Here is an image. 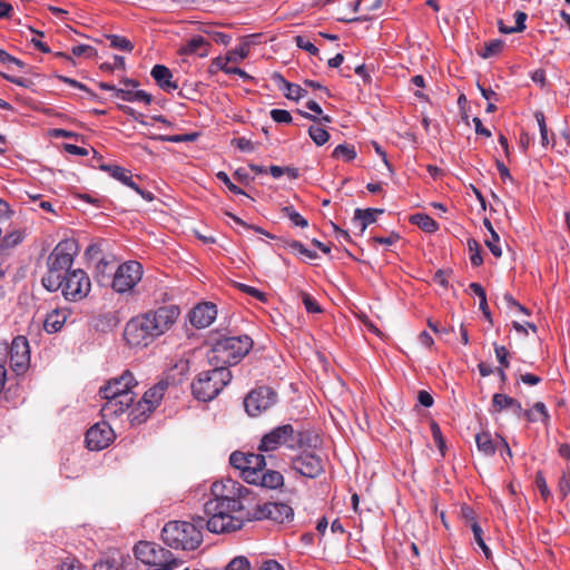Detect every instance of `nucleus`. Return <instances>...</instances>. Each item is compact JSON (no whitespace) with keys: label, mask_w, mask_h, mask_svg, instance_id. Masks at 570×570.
<instances>
[{"label":"nucleus","mask_w":570,"mask_h":570,"mask_svg":"<svg viewBox=\"0 0 570 570\" xmlns=\"http://www.w3.org/2000/svg\"><path fill=\"white\" fill-rule=\"evenodd\" d=\"M225 485L214 483L212 494L214 498L204 504V527L213 533L234 532L243 528L246 520H250L248 513H244V507L239 499L223 493Z\"/></svg>","instance_id":"f257e3e1"},{"label":"nucleus","mask_w":570,"mask_h":570,"mask_svg":"<svg viewBox=\"0 0 570 570\" xmlns=\"http://www.w3.org/2000/svg\"><path fill=\"white\" fill-rule=\"evenodd\" d=\"M79 252L78 242L75 238L60 240L47 258L48 272L42 277L43 287L49 292H57L61 285L59 276L70 272L73 259Z\"/></svg>","instance_id":"f03ea898"},{"label":"nucleus","mask_w":570,"mask_h":570,"mask_svg":"<svg viewBox=\"0 0 570 570\" xmlns=\"http://www.w3.org/2000/svg\"><path fill=\"white\" fill-rule=\"evenodd\" d=\"M205 518L197 517L194 522L169 521L161 531L165 544L173 549L190 551L197 549L203 542L202 529Z\"/></svg>","instance_id":"7ed1b4c3"},{"label":"nucleus","mask_w":570,"mask_h":570,"mask_svg":"<svg viewBox=\"0 0 570 570\" xmlns=\"http://www.w3.org/2000/svg\"><path fill=\"white\" fill-rule=\"evenodd\" d=\"M253 340L248 335L224 336L216 340L208 354V362L212 366H229L239 363L252 350Z\"/></svg>","instance_id":"20e7f679"},{"label":"nucleus","mask_w":570,"mask_h":570,"mask_svg":"<svg viewBox=\"0 0 570 570\" xmlns=\"http://www.w3.org/2000/svg\"><path fill=\"white\" fill-rule=\"evenodd\" d=\"M232 372L226 366H213L212 370L203 371L191 383L193 395L198 401H212L232 381Z\"/></svg>","instance_id":"39448f33"},{"label":"nucleus","mask_w":570,"mask_h":570,"mask_svg":"<svg viewBox=\"0 0 570 570\" xmlns=\"http://www.w3.org/2000/svg\"><path fill=\"white\" fill-rule=\"evenodd\" d=\"M134 554L146 570H174L181 561L164 547L149 541H140L134 547Z\"/></svg>","instance_id":"423d86ee"},{"label":"nucleus","mask_w":570,"mask_h":570,"mask_svg":"<svg viewBox=\"0 0 570 570\" xmlns=\"http://www.w3.org/2000/svg\"><path fill=\"white\" fill-rule=\"evenodd\" d=\"M124 338L126 343L134 348H145L157 340L142 313L131 317L126 323Z\"/></svg>","instance_id":"0eeeda50"},{"label":"nucleus","mask_w":570,"mask_h":570,"mask_svg":"<svg viewBox=\"0 0 570 570\" xmlns=\"http://www.w3.org/2000/svg\"><path fill=\"white\" fill-rule=\"evenodd\" d=\"M63 297L70 302H78L88 296L91 289V282L87 273L80 268L72 269L61 276L59 279Z\"/></svg>","instance_id":"6e6552de"},{"label":"nucleus","mask_w":570,"mask_h":570,"mask_svg":"<svg viewBox=\"0 0 570 570\" xmlns=\"http://www.w3.org/2000/svg\"><path fill=\"white\" fill-rule=\"evenodd\" d=\"M157 338L169 332L176 324L180 308L176 304L163 305L142 313Z\"/></svg>","instance_id":"1a4fd4ad"},{"label":"nucleus","mask_w":570,"mask_h":570,"mask_svg":"<svg viewBox=\"0 0 570 570\" xmlns=\"http://www.w3.org/2000/svg\"><path fill=\"white\" fill-rule=\"evenodd\" d=\"M141 277V264L137 261H129L118 266L114 274L111 287L119 294L129 293L140 282Z\"/></svg>","instance_id":"9d476101"},{"label":"nucleus","mask_w":570,"mask_h":570,"mask_svg":"<svg viewBox=\"0 0 570 570\" xmlns=\"http://www.w3.org/2000/svg\"><path fill=\"white\" fill-rule=\"evenodd\" d=\"M229 463L233 468L240 471L242 478L247 482L258 480L257 473L261 468L266 466L265 456L259 453H244L235 451L229 456Z\"/></svg>","instance_id":"9b49d317"},{"label":"nucleus","mask_w":570,"mask_h":570,"mask_svg":"<svg viewBox=\"0 0 570 570\" xmlns=\"http://www.w3.org/2000/svg\"><path fill=\"white\" fill-rule=\"evenodd\" d=\"M278 401L277 393L269 386L263 385L252 390L244 400L248 415L258 416L273 407Z\"/></svg>","instance_id":"f8f14e48"},{"label":"nucleus","mask_w":570,"mask_h":570,"mask_svg":"<svg viewBox=\"0 0 570 570\" xmlns=\"http://www.w3.org/2000/svg\"><path fill=\"white\" fill-rule=\"evenodd\" d=\"M166 386L167 383L160 382L145 392L142 400L138 402L137 407L128 412V417L131 423H141L146 420V414L151 413L160 403Z\"/></svg>","instance_id":"ddd939ff"},{"label":"nucleus","mask_w":570,"mask_h":570,"mask_svg":"<svg viewBox=\"0 0 570 570\" xmlns=\"http://www.w3.org/2000/svg\"><path fill=\"white\" fill-rule=\"evenodd\" d=\"M291 465L295 472L309 479H316L324 472V459L315 451H302L292 459Z\"/></svg>","instance_id":"4468645a"},{"label":"nucleus","mask_w":570,"mask_h":570,"mask_svg":"<svg viewBox=\"0 0 570 570\" xmlns=\"http://www.w3.org/2000/svg\"><path fill=\"white\" fill-rule=\"evenodd\" d=\"M294 511L291 505L282 502H265L258 504L252 518L255 520H273L277 523L289 522L293 520Z\"/></svg>","instance_id":"2eb2a0df"},{"label":"nucleus","mask_w":570,"mask_h":570,"mask_svg":"<svg viewBox=\"0 0 570 570\" xmlns=\"http://www.w3.org/2000/svg\"><path fill=\"white\" fill-rule=\"evenodd\" d=\"M293 433L294 426L292 424L278 425L262 436L257 449L261 452L275 451L282 445L289 449Z\"/></svg>","instance_id":"dca6fc26"},{"label":"nucleus","mask_w":570,"mask_h":570,"mask_svg":"<svg viewBox=\"0 0 570 570\" xmlns=\"http://www.w3.org/2000/svg\"><path fill=\"white\" fill-rule=\"evenodd\" d=\"M105 401L100 412L105 420H114L129 411L135 401V393H125L112 397L111 395H100Z\"/></svg>","instance_id":"f3484780"},{"label":"nucleus","mask_w":570,"mask_h":570,"mask_svg":"<svg viewBox=\"0 0 570 570\" xmlns=\"http://www.w3.org/2000/svg\"><path fill=\"white\" fill-rule=\"evenodd\" d=\"M10 365L14 372L23 373L30 363V347L27 337L19 335L9 348Z\"/></svg>","instance_id":"a211bd4d"},{"label":"nucleus","mask_w":570,"mask_h":570,"mask_svg":"<svg viewBox=\"0 0 570 570\" xmlns=\"http://www.w3.org/2000/svg\"><path fill=\"white\" fill-rule=\"evenodd\" d=\"M114 438V430L108 423H96L86 433V444L91 451H100L107 448Z\"/></svg>","instance_id":"6ab92c4d"},{"label":"nucleus","mask_w":570,"mask_h":570,"mask_svg":"<svg viewBox=\"0 0 570 570\" xmlns=\"http://www.w3.org/2000/svg\"><path fill=\"white\" fill-rule=\"evenodd\" d=\"M137 385L132 373L129 370L122 372L118 377L109 380L104 386L99 389V395L120 396L125 393H134L132 387Z\"/></svg>","instance_id":"aec40b11"},{"label":"nucleus","mask_w":570,"mask_h":570,"mask_svg":"<svg viewBox=\"0 0 570 570\" xmlns=\"http://www.w3.org/2000/svg\"><path fill=\"white\" fill-rule=\"evenodd\" d=\"M217 316L216 305L205 302L196 305L189 313V321L196 328L208 327Z\"/></svg>","instance_id":"412c9836"},{"label":"nucleus","mask_w":570,"mask_h":570,"mask_svg":"<svg viewBox=\"0 0 570 570\" xmlns=\"http://www.w3.org/2000/svg\"><path fill=\"white\" fill-rule=\"evenodd\" d=\"M321 443L318 434L311 429L295 430L293 433V441H291L289 449H303L314 451Z\"/></svg>","instance_id":"4be33fe9"},{"label":"nucleus","mask_w":570,"mask_h":570,"mask_svg":"<svg viewBox=\"0 0 570 570\" xmlns=\"http://www.w3.org/2000/svg\"><path fill=\"white\" fill-rule=\"evenodd\" d=\"M507 409H510L517 417L520 419L522 416L523 409L518 400L503 393L493 394L490 411L492 413H500Z\"/></svg>","instance_id":"5701e85b"},{"label":"nucleus","mask_w":570,"mask_h":570,"mask_svg":"<svg viewBox=\"0 0 570 570\" xmlns=\"http://www.w3.org/2000/svg\"><path fill=\"white\" fill-rule=\"evenodd\" d=\"M150 76L157 86L168 94L178 89V83L173 80V72L164 65H155L150 71Z\"/></svg>","instance_id":"b1692460"},{"label":"nucleus","mask_w":570,"mask_h":570,"mask_svg":"<svg viewBox=\"0 0 570 570\" xmlns=\"http://www.w3.org/2000/svg\"><path fill=\"white\" fill-rule=\"evenodd\" d=\"M69 315L70 311L67 308L52 309L50 313L47 314L45 318L43 330L49 334L59 332L66 324Z\"/></svg>","instance_id":"393cba45"},{"label":"nucleus","mask_w":570,"mask_h":570,"mask_svg":"<svg viewBox=\"0 0 570 570\" xmlns=\"http://www.w3.org/2000/svg\"><path fill=\"white\" fill-rule=\"evenodd\" d=\"M257 479L252 481L250 484L261 485L267 489H278L284 484V476L281 472L267 470L266 466L261 468L257 473Z\"/></svg>","instance_id":"a878e982"},{"label":"nucleus","mask_w":570,"mask_h":570,"mask_svg":"<svg viewBox=\"0 0 570 570\" xmlns=\"http://www.w3.org/2000/svg\"><path fill=\"white\" fill-rule=\"evenodd\" d=\"M209 42L203 36L198 35L181 46L179 52L186 56L196 55L198 57H206L209 51Z\"/></svg>","instance_id":"bb28decb"},{"label":"nucleus","mask_w":570,"mask_h":570,"mask_svg":"<svg viewBox=\"0 0 570 570\" xmlns=\"http://www.w3.org/2000/svg\"><path fill=\"white\" fill-rule=\"evenodd\" d=\"M383 213L384 210L379 208H356L354 210L353 223L360 227L361 233H364L368 225L376 222L377 215Z\"/></svg>","instance_id":"cd10ccee"},{"label":"nucleus","mask_w":570,"mask_h":570,"mask_svg":"<svg viewBox=\"0 0 570 570\" xmlns=\"http://www.w3.org/2000/svg\"><path fill=\"white\" fill-rule=\"evenodd\" d=\"M100 169L108 173L112 178L131 188L132 190L137 185L130 171L121 166L104 164L100 165Z\"/></svg>","instance_id":"c85d7f7f"},{"label":"nucleus","mask_w":570,"mask_h":570,"mask_svg":"<svg viewBox=\"0 0 570 570\" xmlns=\"http://www.w3.org/2000/svg\"><path fill=\"white\" fill-rule=\"evenodd\" d=\"M476 448L487 456L495 454L497 450L500 449L499 439L494 440L489 432H481L475 435Z\"/></svg>","instance_id":"c756f323"},{"label":"nucleus","mask_w":570,"mask_h":570,"mask_svg":"<svg viewBox=\"0 0 570 570\" xmlns=\"http://www.w3.org/2000/svg\"><path fill=\"white\" fill-rule=\"evenodd\" d=\"M530 423L542 422L548 423L550 414L543 402H535L529 410H523L522 416Z\"/></svg>","instance_id":"7c9ffc66"},{"label":"nucleus","mask_w":570,"mask_h":570,"mask_svg":"<svg viewBox=\"0 0 570 570\" xmlns=\"http://www.w3.org/2000/svg\"><path fill=\"white\" fill-rule=\"evenodd\" d=\"M117 98L129 102H144L146 105H150L153 101L151 95L145 90L132 91L124 88H121V90H117Z\"/></svg>","instance_id":"2f4dec72"},{"label":"nucleus","mask_w":570,"mask_h":570,"mask_svg":"<svg viewBox=\"0 0 570 570\" xmlns=\"http://www.w3.org/2000/svg\"><path fill=\"white\" fill-rule=\"evenodd\" d=\"M410 223L416 225L426 233H434L439 229V224L428 214L415 213L410 216Z\"/></svg>","instance_id":"473e14b6"},{"label":"nucleus","mask_w":570,"mask_h":570,"mask_svg":"<svg viewBox=\"0 0 570 570\" xmlns=\"http://www.w3.org/2000/svg\"><path fill=\"white\" fill-rule=\"evenodd\" d=\"M469 288L479 297V299H480L479 307L482 311L484 317L487 320L491 321V313L488 307L487 294H485V291L482 287V285L473 282L469 285Z\"/></svg>","instance_id":"72a5a7b5"},{"label":"nucleus","mask_w":570,"mask_h":570,"mask_svg":"<svg viewBox=\"0 0 570 570\" xmlns=\"http://www.w3.org/2000/svg\"><path fill=\"white\" fill-rule=\"evenodd\" d=\"M356 155L355 147L346 144L337 145L333 150L334 158H342L346 163L354 160Z\"/></svg>","instance_id":"f704fd0d"},{"label":"nucleus","mask_w":570,"mask_h":570,"mask_svg":"<svg viewBox=\"0 0 570 570\" xmlns=\"http://www.w3.org/2000/svg\"><path fill=\"white\" fill-rule=\"evenodd\" d=\"M282 213L284 214V216H286L291 220V223L294 226H297L301 228H305L308 226L307 219L304 218L298 212H296L294 206L289 205V206L283 207Z\"/></svg>","instance_id":"c9c22d12"},{"label":"nucleus","mask_w":570,"mask_h":570,"mask_svg":"<svg viewBox=\"0 0 570 570\" xmlns=\"http://www.w3.org/2000/svg\"><path fill=\"white\" fill-rule=\"evenodd\" d=\"M189 371V361L185 358L178 360L170 368L168 377L173 381L180 382L181 377Z\"/></svg>","instance_id":"e433bc0d"},{"label":"nucleus","mask_w":570,"mask_h":570,"mask_svg":"<svg viewBox=\"0 0 570 570\" xmlns=\"http://www.w3.org/2000/svg\"><path fill=\"white\" fill-rule=\"evenodd\" d=\"M471 530L473 532L476 544L480 547L485 558L489 559L491 557V550L483 540V530L481 525L476 521H473L471 524Z\"/></svg>","instance_id":"4c0bfd02"},{"label":"nucleus","mask_w":570,"mask_h":570,"mask_svg":"<svg viewBox=\"0 0 570 570\" xmlns=\"http://www.w3.org/2000/svg\"><path fill=\"white\" fill-rule=\"evenodd\" d=\"M308 135L311 139L317 145L323 146L325 145L330 139V134L326 129L318 126H311L308 128Z\"/></svg>","instance_id":"58836bf2"},{"label":"nucleus","mask_w":570,"mask_h":570,"mask_svg":"<svg viewBox=\"0 0 570 570\" xmlns=\"http://www.w3.org/2000/svg\"><path fill=\"white\" fill-rule=\"evenodd\" d=\"M504 41L501 39H493L484 45L483 51L480 53L482 58L488 59L497 56L502 51Z\"/></svg>","instance_id":"ea45409f"},{"label":"nucleus","mask_w":570,"mask_h":570,"mask_svg":"<svg viewBox=\"0 0 570 570\" xmlns=\"http://www.w3.org/2000/svg\"><path fill=\"white\" fill-rule=\"evenodd\" d=\"M198 132H188L183 135H171V136H165L160 135L157 136L156 139L160 141H168V142H193L196 141L198 138Z\"/></svg>","instance_id":"a19ab883"},{"label":"nucleus","mask_w":570,"mask_h":570,"mask_svg":"<svg viewBox=\"0 0 570 570\" xmlns=\"http://www.w3.org/2000/svg\"><path fill=\"white\" fill-rule=\"evenodd\" d=\"M468 247L470 252V261L473 266H480L483 263L481 255V246L478 240L471 238L468 240Z\"/></svg>","instance_id":"79ce46f5"},{"label":"nucleus","mask_w":570,"mask_h":570,"mask_svg":"<svg viewBox=\"0 0 570 570\" xmlns=\"http://www.w3.org/2000/svg\"><path fill=\"white\" fill-rule=\"evenodd\" d=\"M430 428H431V433H432V438L434 440V443L438 446V449L440 450L441 455L444 456L445 455L446 445H445V440L443 438L441 428H440V425L435 421L431 422Z\"/></svg>","instance_id":"37998d69"},{"label":"nucleus","mask_w":570,"mask_h":570,"mask_svg":"<svg viewBox=\"0 0 570 570\" xmlns=\"http://www.w3.org/2000/svg\"><path fill=\"white\" fill-rule=\"evenodd\" d=\"M289 250H292L296 255H302L307 259H316L318 255L316 252L311 250L304 246L299 240H293L289 243Z\"/></svg>","instance_id":"c03bdc74"},{"label":"nucleus","mask_w":570,"mask_h":570,"mask_svg":"<svg viewBox=\"0 0 570 570\" xmlns=\"http://www.w3.org/2000/svg\"><path fill=\"white\" fill-rule=\"evenodd\" d=\"M514 17H515V24L513 27H510L509 29H501L502 33L511 35V33H515V32H522L527 28L525 21H527L528 16L525 12L517 11L514 13Z\"/></svg>","instance_id":"a18cd8bd"},{"label":"nucleus","mask_w":570,"mask_h":570,"mask_svg":"<svg viewBox=\"0 0 570 570\" xmlns=\"http://www.w3.org/2000/svg\"><path fill=\"white\" fill-rule=\"evenodd\" d=\"M285 97L291 100H299L301 98L305 97L307 95L306 89L302 88L299 85L289 82L286 85V88L284 89Z\"/></svg>","instance_id":"49530a36"},{"label":"nucleus","mask_w":570,"mask_h":570,"mask_svg":"<svg viewBox=\"0 0 570 570\" xmlns=\"http://www.w3.org/2000/svg\"><path fill=\"white\" fill-rule=\"evenodd\" d=\"M216 178L223 183L227 189L233 193V194H236V195H244L246 197H248V195L242 189L239 188L238 186H236L229 178V176L225 173V171H218L216 174Z\"/></svg>","instance_id":"de8ad7c7"},{"label":"nucleus","mask_w":570,"mask_h":570,"mask_svg":"<svg viewBox=\"0 0 570 570\" xmlns=\"http://www.w3.org/2000/svg\"><path fill=\"white\" fill-rule=\"evenodd\" d=\"M225 570H250V562L246 557L238 556L227 563Z\"/></svg>","instance_id":"09e8293b"},{"label":"nucleus","mask_w":570,"mask_h":570,"mask_svg":"<svg viewBox=\"0 0 570 570\" xmlns=\"http://www.w3.org/2000/svg\"><path fill=\"white\" fill-rule=\"evenodd\" d=\"M110 46L115 49L124 50V51H131L132 45L131 42L121 36L111 35L109 36Z\"/></svg>","instance_id":"8fccbe9b"},{"label":"nucleus","mask_w":570,"mask_h":570,"mask_svg":"<svg viewBox=\"0 0 570 570\" xmlns=\"http://www.w3.org/2000/svg\"><path fill=\"white\" fill-rule=\"evenodd\" d=\"M534 117H535V120H537L538 126H539L540 136H541V144H542L543 147H546V146L549 145L548 128H547V124H546V117H544L542 111H537L534 114Z\"/></svg>","instance_id":"3c124183"},{"label":"nucleus","mask_w":570,"mask_h":570,"mask_svg":"<svg viewBox=\"0 0 570 570\" xmlns=\"http://www.w3.org/2000/svg\"><path fill=\"white\" fill-rule=\"evenodd\" d=\"M499 242L500 237L497 232H492L490 234V238L485 239V245L488 246V248L490 249L494 257H501L502 255V249L499 245Z\"/></svg>","instance_id":"603ef678"},{"label":"nucleus","mask_w":570,"mask_h":570,"mask_svg":"<svg viewBox=\"0 0 570 570\" xmlns=\"http://www.w3.org/2000/svg\"><path fill=\"white\" fill-rule=\"evenodd\" d=\"M269 115L278 124H291L293 120L291 112L285 109H272Z\"/></svg>","instance_id":"864d4df0"},{"label":"nucleus","mask_w":570,"mask_h":570,"mask_svg":"<svg viewBox=\"0 0 570 570\" xmlns=\"http://www.w3.org/2000/svg\"><path fill=\"white\" fill-rule=\"evenodd\" d=\"M295 43L299 49L307 51L312 56L318 53V48L303 36H296Z\"/></svg>","instance_id":"5fc2aeb1"},{"label":"nucleus","mask_w":570,"mask_h":570,"mask_svg":"<svg viewBox=\"0 0 570 570\" xmlns=\"http://www.w3.org/2000/svg\"><path fill=\"white\" fill-rule=\"evenodd\" d=\"M302 301L305 306V309L308 313L315 314V313L322 312V308H321L320 304L317 303V301L313 296H311L308 293H302Z\"/></svg>","instance_id":"6e6d98bb"},{"label":"nucleus","mask_w":570,"mask_h":570,"mask_svg":"<svg viewBox=\"0 0 570 570\" xmlns=\"http://www.w3.org/2000/svg\"><path fill=\"white\" fill-rule=\"evenodd\" d=\"M494 353H495V357L500 364L499 367H509L510 366V362L508 360L509 352L504 346L498 345L497 343H494Z\"/></svg>","instance_id":"4d7b16f0"},{"label":"nucleus","mask_w":570,"mask_h":570,"mask_svg":"<svg viewBox=\"0 0 570 570\" xmlns=\"http://www.w3.org/2000/svg\"><path fill=\"white\" fill-rule=\"evenodd\" d=\"M237 286L243 293L248 294L249 296H252L261 302L266 301V295L263 292H261L259 289H257L256 287L246 285V284H242V283H239Z\"/></svg>","instance_id":"13d9d810"},{"label":"nucleus","mask_w":570,"mask_h":570,"mask_svg":"<svg viewBox=\"0 0 570 570\" xmlns=\"http://www.w3.org/2000/svg\"><path fill=\"white\" fill-rule=\"evenodd\" d=\"M247 56V49L245 46H238L230 50L226 57L227 61L239 62Z\"/></svg>","instance_id":"bf43d9fd"},{"label":"nucleus","mask_w":570,"mask_h":570,"mask_svg":"<svg viewBox=\"0 0 570 570\" xmlns=\"http://www.w3.org/2000/svg\"><path fill=\"white\" fill-rule=\"evenodd\" d=\"M94 570H121L116 559H105L94 564Z\"/></svg>","instance_id":"052dcab7"},{"label":"nucleus","mask_w":570,"mask_h":570,"mask_svg":"<svg viewBox=\"0 0 570 570\" xmlns=\"http://www.w3.org/2000/svg\"><path fill=\"white\" fill-rule=\"evenodd\" d=\"M80 562L77 558L68 556L60 561L58 570H79Z\"/></svg>","instance_id":"680f3d73"},{"label":"nucleus","mask_w":570,"mask_h":570,"mask_svg":"<svg viewBox=\"0 0 570 570\" xmlns=\"http://www.w3.org/2000/svg\"><path fill=\"white\" fill-rule=\"evenodd\" d=\"M559 491L562 497H567L570 493V472L563 471L559 480Z\"/></svg>","instance_id":"e2e57ef3"},{"label":"nucleus","mask_w":570,"mask_h":570,"mask_svg":"<svg viewBox=\"0 0 570 570\" xmlns=\"http://www.w3.org/2000/svg\"><path fill=\"white\" fill-rule=\"evenodd\" d=\"M220 70H223L226 75H237L244 80H253L252 76L238 67L220 66Z\"/></svg>","instance_id":"0e129e2a"},{"label":"nucleus","mask_w":570,"mask_h":570,"mask_svg":"<svg viewBox=\"0 0 570 570\" xmlns=\"http://www.w3.org/2000/svg\"><path fill=\"white\" fill-rule=\"evenodd\" d=\"M234 142H235V146L240 151L252 153L254 150V144L245 137H239V138L235 139Z\"/></svg>","instance_id":"69168bd1"},{"label":"nucleus","mask_w":570,"mask_h":570,"mask_svg":"<svg viewBox=\"0 0 570 570\" xmlns=\"http://www.w3.org/2000/svg\"><path fill=\"white\" fill-rule=\"evenodd\" d=\"M518 381L522 382L525 385L533 386L539 384L542 381V379L532 373H524L519 376Z\"/></svg>","instance_id":"338daca9"},{"label":"nucleus","mask_w":570,"mask_h":570,"mask_svg":"<svg viewBox=\"0 0 570 570\" xmlns=\"http://www.w3.org/2000/svg\"><path fill=\"white\" fill-rule=\"evenodd\" d=\"M258 570H285L284 567L274 559L264 560Z\"/></svg>","instance_id":"774afa93"}]
</instances>
